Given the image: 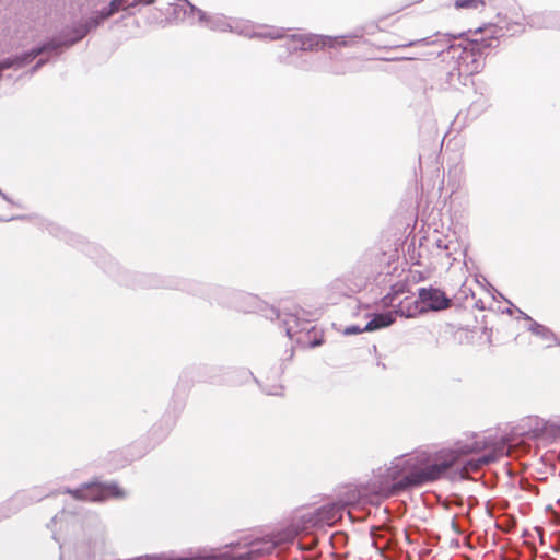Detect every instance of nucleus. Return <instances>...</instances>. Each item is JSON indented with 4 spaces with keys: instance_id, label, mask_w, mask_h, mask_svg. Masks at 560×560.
Segmentation results:
<instances>
[{
    "instance_id": "nucleus-12",
    "label": "nucleus",
    "mask_w": 560,
    "mask_h": 560,
    "mask_svg": "<svg viewBox=\"0 0 560 560\" xmlns=\"http://www.w3.org/2000/svg\"><path fill=\"white\" fill-rule=\"evenodd\" d=\"M281 37H282V35L280 33L270 34V38H272V39H278Z\"/></svg>"
},
{
    "instance_id": "nucleus-6",
    "label": "nucleus",
    "mask_w": 560,
    "mask_h": 560,
    "mask_svg": "<svg viewBox=\"0 0 560 560\" xmlns=\"http://www.w3.org/2000/svg\"><path fill=\"white\" fill-rule=\"evenodd\" d=\"M421 301L427 303L432 310H444L448 307L450 300L445 293L439 289H422L420 291Z\"/></svg>"
},
{
    "instance_id": "nucleus-15",
    "label": "nucleus",
    "mask_w": 560,
    "mask_h": 560,
    "mask_svg": "<svg viewBox=\"0 0 560 560\" xmlns=\"http://www.w3.org/2000/svg\"><path fill=\"white\" fill-rule=\"evenodd\" d=\"M358 38H359L358 36H352V37H350V39H351L352 42H355V39H358Z\"/></svg>"
},
{
    "instance_id": "nucleus-10",
    "label": "nucleus",
    "mask_w": 560,
    "mask_h": 560,
    "mask_svg": "<svg viewBox=\"0 0 560 560\" xmlns=\"http://www.w3.org/2000/svg\"><path fill=\"white\" fill-rule=\"evenodd\" d=\"M14 60L12 59H5L3 61L0 62V72L5 70V69H9L11 68L13 65H14Z\"/></svg>"
},
{
    "instance_id": "nucleus-8",
    "label": "nucleus",
    "mask_w": 560,
    "mask_h": 560,
    "mask_svg": "<svg viewBox=\"0 0 560 560\" xmlns=\"http://www.w3.org/2000/svg\"><path fill=\"white\" fill-rule=\"evenodd\" d=\"M479 5H483L481 0H456L455 2L457 9H478Z\"/></svg>"
},
{
    "instance_id": "nucleus-5",
    "label": "nucleus",
    "mask_w": 560,
    "mask_h": 560,
    "mask_svg": "<svg viewBox=\"0 0 560 560\" xmlns=\"http://www.w3.org/2000/svg\"><path fill=\"white\" fill-rule=\"evenodd\" d=\"M406 315L407 317H411L412 313L408 310L405 312L402 307L400 306L399 310L395 312H387L382 314H376L365 326L364 331H373L376 329L385 328L390 326L395 319L396 314Z\"/></svg>"
},
{
    "instance_id": "nucleus-9",
    "label": "nucleus",
    "mask_w": 560,
    "mask_h": 560,
    "mask_svg": "<svg viewBox=\"0 0 560 560\" xmlns=\"http://www.w3.org/2000/svg\"><path fill=\"white\" fill-rule=\"evenodd\" d=\"M488 462H489V460H488L486 457L480 458V459H478V460H476V462H471V460H470V462H468V463L464 466L463 470H464L465 472H468V471H470V470H478L482 465L488 464Z\"/></svg>"
},
{
    "instance_id": "nucleus-13",
    "label": "nucleus",
    "mask_w": 560,
    "mask_h": 560,
    "mask_svg": "<svg viewBox=\"0 0 560 560\" xmlns=\"http://www.w3.org/2000/svg\"><path fill=\"white\" fill-rule=\"evenodd\" d=\"M42 51H44V48H39V49H36L32 52V56L33 57H36L37 55H39Z\"/></svg>"
},
{
    "instance_id": "nucleus-3",
    "label": "nucleus",
    "mask_w": 560,
    "mask_h": 560,
    "mask_svg": "<svg viewBox=\"0 0 560 560\" xmlns=\"http://www.w3.org/2000/svg\"><path fill=\"white\" fill-rule=\"evenodd\" d=\"M350 43L345 36L329 37L314 34H304L301 43V50H318L325 48H339L348 46Z\"/></svg>"
},
{
    "instance_id": "nucleus-7",
    "label": "nucleus",
    "mask_w": 560,
    "mask_h": 560,
    "mask_svg": "<svg viewBox=\"0 0 560 560\" xmlns=\"http://www.w3.org/2000/svg\"><path fill=\"white\" fill-rule=\"evenodd\" d=\"M304 34H292L288 36V49L292 51L301 50V43L303 42Z\"/></svg>"
},
{
    "instance_id": "nucleus-11",
    "label": "nucleus",
    "mask_w": 560,
    "mask_h": 560,
    "mask_svg": "<svg viewBox=\"0 0 560 560\" xmlns=\"http://www.w3.org/2000/svg\"><path fill=\"white\" fill-rule=\"evenodd\" d=\"M413 42L411 39L401 38V40L395 44L393 47H408L411 46Z\"/></svg>"
},
{
    "instance_id": "nucleus-4",
    "label": "nucleus",
    "mask_w": 560,
    "mask_h": 560,
    "mask_svg": "<svg viewBox=\"0 0 560 560\" xmlns=\"http://www.w3.org/2000/svg\"><path fill=\"white\" fill-rule=\"evenodd\" d=\"M140 2L149 4L152 3L153 0H112L107 8H104L98 12L97 19H91L88 24L90 27H96L101 21L108 19L120 9L133 7Z\"/></svg>"
},
{
    "instance_id": "nucleus-14",
    "label": "nucleus",
    "mask_w": 560,
    "mask_h": 560,
    "mask_svg": "<svg viewBox=\"0 0 560 560\" xmlns=\"http://www.w3.org/2000/svg\"><path fill=\"white\" fill-rule=\"evenodd\" d=\"M322 343L320 340H316L314 342H312V347H316V346H319Z\"/></svg>"
},
{
    "instance_id": "nucleus-2",
    "label": "nucleus",
    "mask_w": 560,
    "mask_h": 560,
    "mask_svg": "<svg viewBox=\"0 0 560 560\" xmlns=\"http://www.w3.org/2000/svg\"><path fill=\"white\" fill-rule=\"evenodd\" d=\"M67 492L77 500L92 502L108 499H124L127 495L126 490L116 482H91L83 485L79 489L68 490Z\"/></svg>"
},
{
    "instance_id": "nucleus-1",
    "label": "nucleus",
    "mask_w": 560,
    "mask_h": 560,
    "mask_svg": "<svg viewBox=\"0 0 560 560\" xmlns=\"http://www.w3.org/2000/svg\"><path fill=\"white\" fill-rule=\"evenodd\" d=\"M487 447L486 442H457L453 447L436 452H424L406 459L401 465L389 467L382 482V490L394 495L401 491L431 483L444 478L447 471L463 457L479 453Z\"/></svg>"
}]
</instances>
